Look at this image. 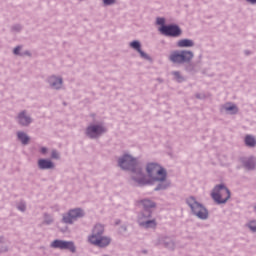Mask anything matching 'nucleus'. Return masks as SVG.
I'll list each match as a JSON object with an SVG mask.
<instances>
[{"instance_id":"nucleus-1","label":"nucleus","mask_w":256,"mask_h":256,"mask_svg":"<svg viewBox=\"0 0 256 256\" xmlns=\"http://www.w3.org/2000/svg\"><path fill=\"white\" fill-rule=\"evenodd\" d=\"M148 177L150 181H165L167 172L159 164L150 163L146 167Z\"/></svg>"},{"instance_id":"nucleus-2","label":"nucleus","mask_w":256,"mask_h":256,"mask_svg":"<svg viewBox=\"0 0 256 256\" xmlns=\"http://www.w3.org/2000/svg\"><path fill=\"white\" fill-rule=\"evenodd\" d=\"M231 198V192L225 185L220 184L215 186L213 192H212V199L216 201V203H227L229 199Z\"/></svg>"},{"instance_id":"nucleus-3","label":"nucleus","mask_w":256,"mask_h":256,"mask_svg":"<svg viewBox=\"0 0 256 256\" xmlns=\"http://www.w3.org/2000/svg\"><path fill=\"white\" fill-rule=\"evenodd\" d=\"M187 204L196 217H199V219H207V209H205V207H203V205H201L199 202L195 201L193 197L187 199Z\"/></svg>"},{"instance_id":"nucleus-4","label":"nucleus","mask_w":256,"mask_h":256,"mask_svg":"<svg viewBox=\"0 0 256 256\" xmlns=\"http://www.w3.org/2000/svg\"><path fill=\"white\" fill-rule=\"evenodd\" d=\"M172 63H189L193 59V52L191 51H174L169 57Z\"/></svg>"},{"instance_id":"nucleus-5","label":"nucleus","mask_w":256,"mask_h":256,"mask_svg":"<svg viewBox=\"0 0 256 256\" xmlns=\"http://www.w3.org/2000/svg\"><path fill=\"white\" fill-rule=\"evenodd\" d=\"M119 167H121V169H132L133 171V169L137 167V159L126 154L119 159Z\"/></svg>"},{"instance_id":"nucleus-6","label":"nucleus","mask_w":256,"mask_h":256,"mask_svg":"<svg viewBox=\"0 0 256 256\" xmlns=\"http://www.w3.org/2000/svg\"><path fill=\"white\" fill-rule=\"evenodd\" d=\"M159 31L162 35L168 37H179V35H181V29H179L177 25L162 26L159 28Z\"/></svg>"},{"instance_id":"nucleus-7","label":"nucleus","mask_w":256,"mask_h":256,"mask_svg":"<svg viewBox=\"0 0 256 256\" xmlns=\"http://www.w3.org/2000/svg\"><path fill=\"white\" fill-rule=\"evenodd\" d=\"M51 247L53 249H67L68 251L75 253V244L71 241L54 240L51 243Z\"/></svg>"},{"instance_id":"nucleus-8","label":"nucleus","mask_w":256,"mask_h":256,"mask_svg":"<svg viewBox=\"0 0 256 256\" xmlns=\"http://www.w3.org/2000/svg\"><path fill=\"white\" fill-rule=\"evenodd\" d=\"M88 241L97 247H107L111 243V238L107 236H89Z\"/></svg>"},{"instance_id":"nucleus-9","label":"nucleus","mask_w":256,"mask_h":256,"mask_svg":"<svg viewBox=\"0 0 256 256\" xmlns=\"http://www.w3.org/2000/svg\"><path fill=\"white\" fill-rule=\"evenodd\" d=\"M107 130L105 127L101 125H91L86 130V135L90 137V139H95L99 137V135H103Z\"/></svg>"},{"instance_id":"nucleus-10","label":"nucleus","mask_w":256,"mask_h":256,"mask_svg":"<svg viewBox=\"0 0 256 256\" xmlns=\"http://www.w3.org/2000/svg\"><path fill=\"white\" fill-rule=\"evenodd\" d=\"M85 213H83V210L76 208L70 210L66 215L63 216L64 223H73L75 219H79V217H83Z\"/></svg>"},{"instance_id":"nucleus-11","label":"nucleus","mask_w":256,"mask_h":256,"mask_svg":"<svg viewBox=\"0 0 256 256\" xmlns=\"http://www.w3.org/2000/svg\"><path fill=\"white\" fill-rule=\"evenodd\" d=\"M140 207H143L144 213L143 218L147 219L151 217V209L155 208V202L151 200H142L139 202Z\"/></svg>"},{"instance_id":"nucleus-12","label":"nucleus","mask_w":256,"mask_h":256,"mask_svg":"<svg viewBox=\"0 0 256 256\" xmlns=\"http://www.w3.org/2000/svg\"><path fill=\"white\" fill-rule=\"evenodd\" d=\"M49 83L54 89H61V86L63 85V80L61 78L52 76L49 78Z\"/></svg>"},{"instance_id":"nucleus-13","label":"nucleus","mask_w":256,"mask_h":256,"mask_svg":"<svg viewBox=\"0 0 256 256\" xmlns=\"http://www.w3.org/2000/svg\"><path fill=\"white\" fill-rule=\"evenodd\" d=\"M38 167L40 169H53L54 165L53 162H51V160L40 159L38 161Z\"/></svg>"},{"instance_id":"nucleus-14","label":"nucleus","mask_w":256,"mask_h":256,"mask_svg":"<svg viewBox=\"0 0 256 256\" xmlns=\"http://www.w3.org/2000/svg\"><path fill=\"white\" fill-rule=\"evenodd\" d=\"M130 47H132V49H135L141 55V57H143V59H147V54H145V52L141 50V43H139V41L131 42Z\"/></svg>"},{"instance_id":"nucleus-15","label":"nucleus","mask_w":256,"mask_h":256,"mask_svg":"<svg viewBox=\"0 0 256 256\" xmlns=\"http://www.w3.org/2000/svg\"><path fill=\"white\" fill-rule=\"evenodd\" d=\"M105 231V228L101 224H96L93 228L92 235L90 237H101L103 235V232Z\"/></svg>"},{"instance_id":"nucleus-16","label":"nucleus","mask_w":256,"mask_h":256,"mask_svg":"<svg viewBox=\"0 0 256 256\" xmlns=\"http://www.w3.org/2000/svg\"><path fill=\"white\" fill-rule=\"evenodd\" d=\"M18 121H19L20 125L27 126V125H29V123H31V118L29 116H26L25 112H21L18 115Z\"/></svg>"},{"instance_id":"nucleus-17","label":"nucleus","mask_w":256,"mask_h":256,"mask_svg":"<svg viewBox=\"0 0 256 256\" xmlns=\"http://www.w3.org/2000/svg\"><path fill=\"white\" fill-rule=\"evenodd\" d=\"M134 179L140 184V185H147V183H151V181H147L143 178V173H141V170L137 171L136 176H134Z\"/></svg>"},{"instance_id":"nucleus-18","label":"nucleus","mask_w":256,"mask_h":256,"mask_svg":"<svg viewBox=\"0 0 256 256\" xmlns=\"http://www.w3.org/2000/svg\"><path fill=\"white\" fill-rule=\"evenodd\" d=\"M178 47H193V40L182 39L178 41Z\"/></svg>"},{"instance_id":"nucleus-19","label":"nucleus","mask_w":256,"mask_h":256,"mask_svg":"<svg viewBox=\"0 0 256 256\" xmlns=\"http://www.w3.org/2000/svg\"><path fill=\"white\" fill-rule=\"evenodd\" d=\"M141 227H145L146 229H149V228H155L157 227V222H155V220H148L146 222H141L140 223Z\"/></svg>"},{"instance_id":"nucleus-20","label":"nucleus","mask_w":256,"mask_h":256,"mask_svg":"<svg viewBox=\"0 0 256 256\" xmlns=\"http://www.w3.org/2000/svg\"><path fill=\"white\" fill-rule=\"evenodd\" d=\"M18 139L21 140L23 145H27L29 143V136L23 132H18Z\"/></svg>"},{"instance_id":"nucleus-21","label":"nucleus","mask_w":256,"mask_h":256,"mask_svg":"<svg viewBox=\"0 0 256 256\" xmlns=\"http://www.w3.org/2000/svg\"><path fill=\"white\" fill-rule=\"evenodd\" d=\"M245 143L248 145V147H255L256 140L253 138V136H246Z\"/></svg>"},{"instance_id":"nucleus-22","label":"nucleus","mask_w":256,"mask_h":256,"mask_svg":"<svg viewBox=\"0 0 256 256\" xmlns=\"http://www.w3.org/2000/svg\"><path fill=\"white\" fill-rule=\"evenodd\" d=\"M245 167L246 169H255V160L253 158L248 160V162L245 164Z\"/></svg>"},{"instance_id":"nucleus-23","label":"nucleus","mask_w":256,"mask_h":256,"mask_svg":"<svg viewBox=\"0 0 256 256\" xmlns=\"http://www.w3.org/2000/svg\"><path fill=\"white\" fill-rule=\"evenodd\" d=\"M225 110L231 111L232 113H237V111H239L237 109V106H235V104H231L230 106H225Z\"/></svg>"},{"instance_id":"nucleus-24","label":"nucleus","mask_w":256,"mask_h":256,"mask_svg":"<svg viewBox=\"0 0 256 256\" xmlns=\"http://www.w3.org/2000/svg\"><path fill=\"white\" fill-rule=\"evenodd\" d=\"M173 75L175 79L178 80L179 82L183 80V77H181V74L179 72H173Z\"/></svg>"},{"instance_id":"nucleus-25","label":"nucleus","mask_w":256,"mask_h":256,"mask_svg":"<svg viewBox=\"0 0 256 256\" xmlns=\"http://www.w3.org/2000/svg\"><path fill=\"white\" fill-rule=\"evenodd\" d=\"M157 24L162 25V27L165 26V18H158L157 19Z\"/></svg>"},{"instance_id":"nucleus-26","label":"nucleus","mask_w":256,"mask_h":256,"mask_svg":"<svg viewBox=\"0 0 256 256\" xmlns=\"http://www.w3.org/2000/svg\"><path fill=\"white\" fill-rule=\"evenodd\" d=\"M249 227L251 231H256V223L255 222H250Z\"/></svg>"},{"instance_id":"nucleus-27","label":"nucleus","mask_w":256,"mask_h":256,"mask_svg":"<svg viewBox=\"0 0 256 256\" xmlns=\"http://www.w3.org/2000/svg\"><path fill=\"white\" fill-rule=\"evenodd\" d=\"M104 5H113L115 3V0H103Z\"/></svg>"},{"instance_id":"nucleus-28","label":"nucleus","mask_w":256,"mask_h":256,"mask_svg":"<svg viewBox=\"0 0 256 256\" xmlns=\"http://www.w3.org/2000/svg\"><path fill=\"white\" fill-rule=\"evenodd\" d=\"M52 159H59V153L57 151L52 152Z\"/></svg>"},{"instance_id":"nucleus-29","label":"nucleus","mask_w":256,"mask_h":256,"mask_svg":"<svg viewBox=\"0 0 256 256\" xmlns=\"http://www.w3.org/2000/svg\"><path fill=\"white\" fill-rule=\"evenodd\" d=\"M21 51V47H16L15 49H14V55H19V52Z\"/></svg>"},{"instance_id":"nucleus-30","label":"nucleus","mask_w":256,"mask_h":256,"mask_svg":"<svg viewBox=\"0 0 256 256\" xmlns=\"http://www.w3.org/2000/svg\"><path fill=\"white\" fill-rule=\"evenodd\" d=\"M41 153H43V154L47 153V148H45V147L41 148Z\"/></svg>"},{"instance_id":"nucleus-31","label":"nucleus","mask_w":256,"mask_h":256,"mask_svg":"<svg viewBox=\"0 0 256 256\" xmlns=\"http://www.w3.org/2000/svg\"><path fill=\"white\" fill-rule=\"evenodd\" d=\"M18 209H20V211H23L25 209V205L19 206Z\"/></svg>"},{"instance_id":"nucleus-32","label":"nucleus","mask_w":256,"mask_h":256,"mask_svg":"<svg viewBox=\"0 0 256 256\" xmlns=\"http://www.w3.org/2000/svg\"><path fill=\"white\" fill-rule=\"evenodd\" d=\"M248 3H252V4H255L256 3V0H247Z\"/></svg>"}]
</instances>
